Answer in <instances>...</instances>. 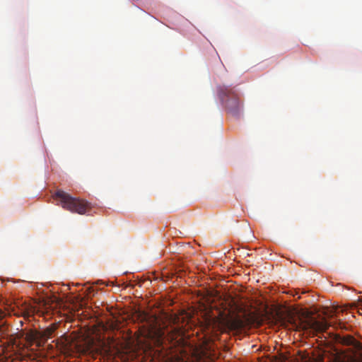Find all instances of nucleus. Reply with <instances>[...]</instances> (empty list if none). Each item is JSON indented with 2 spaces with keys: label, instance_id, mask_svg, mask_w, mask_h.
Returning a JSON list of instances; mask_svg holds the SVG:
<instances>
[{
  "label": "nucleus",
  "instance_id": "obj_1",
  "mask_svg": "<svg viewBox=\"0 0 362 362\" xmlns=\"http://www.w3.org/2000/svg\"><path fill=\"white\" fill-rule=\"evenodd\" d=\"M52 197L57 205L71 213L83 215L92 208L90 203L84 199L74 197L62 189H57Z\"/></svg>",
  "mask_w": 362,
  "mask_h": 362
},
{
  "label": "nucleus",
  "instance_id": "obj_3",
  "mask_svg": "<svg viewBox=\"0 0 362 362\" xmlns=\"http://www.w3.org/2000/svg\"><path fill=\"white\" fill-rule=\"evenodd\" d=\"M291 325L297 331L310 329L317 332H326L330 326L325 320L318 321L313 317L305 320L299 319L298 322H293Z\"/></svg>",
  "mask_w": 362,
  "mask_h": 362
},
{
  "label": "nucleus",
  "instance_id": "obj_2",
  "mask_svg": "<svg viewBox=\"0 0 362 362\" xmlns=\"http://www.w3.org/2000/svg\"><path fill=\"white\" fill-rule=\"evenodd\" d=\"M217 93L228 112L233 116H238L243 105L237 90L230 86H220L218 87Z\"/></svg>",
  "mask_w": 362,
  "mask_h": 362
},
{
  "label": "nucleus",
  "instance_id": "obj_6",
  "mask_svg": "<svg viewBox=\"0 0 362 362\" xmlns=\"http://www.w3.org/2000/svg\"><path fill=\"white\" fill-rule=\"evenodd\" d=\"M32 309L30 308H28L22 310L21 315H23L24 317H29L32 315Z\"/></svg>",
  "mask_w": 362,
  "mask_h": 362
},
{
  "label": "nucleus",
  "instance_id": "obj_5",
  "mask_svg": "<svg viewBox=\"0 0 362 362\" xmlns=\"http://www.w3.org/2000/svg\"><path fill=\"white\" fill-rule=\"evenodd\" d=\"M57 327L56 326L53 325L52 327H47L45 331H44V334H43V336L47 339L49 338H51L52 334L54 332V331L56 330Z\"/></svg>",
  "mask_w": 362,
  "mask_h": 362
},
{
  "label": "nucleus",
  "instance_id": "obj_4",
  "mask_svg": "<svg viewBox=\"0 0 362 362\" xmlns=\"http://www.w3.org/2000/svg\"><path fill=\"white\" fill-rule=\"evenodd\" d=\"M340 343L346 346H353L356 349H361V344L357 341L353 337L346 336L340 338Z\"/></svg>",
  "mask_w": 362,
  "mask_h": 362
},
{
  "label": "nucleus",
  "instance_id": "obj_8",
  "mask_svg": "<svg viewBox=\"0 0 362 362\" xmlns=\"http://www.w3.org/2000/svg\"><path fill=\"white\" fill-rule=\"evenodd\" d=\"M360 349H361V350H362V346H361V348Z\"/></svg>",
  "mask_w": 362,
  "mask_h": 362
},
{
  "label": "nucleus",
  "instance_id": "obj_7",
  "mask_svg": "<svg viewBox=\"0 0 362 362\" xmlns=\"http://www.w3.org/2000/svg\"><path fill=\"white\" fill-rule=\"evenodd\" d=\"M5 334V329L0 327V337H4Z\"/></svg>",
  "mask_w": 362,
  "mask_h": 362
}]
</instances>
